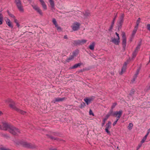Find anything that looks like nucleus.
I'll return each instance as SVG.
<instances>
[{"instance_id": "1", "label": "nucleus", "mask_w": 150, "mask_h": 150, "mask_svg": "<svg viewBox=\"0 0 150 150\" xmlns=\"http://www.w3.org/2000/svg\"><path fill=\"white\" fill-rule=\"evenodd\" d=\"M6 102L9 103V106L11 108L17 111L18 112L23 115H24L26 112L20 110L18 108H17L15 106V103L10 98L8 99L6 101Z\"/></svg>"}, {"instance_id": "2", "label": "nucleus", "mask_w": 150, "mask_h": 150, "mask_svg": "<svg viewBox=\"0 0 150 150\" xmlns=\"http://www.w3.org/2000/svg\"><path fill=\"white\" fill-rule=\"evenodd\" d=\"M9 132L14 135L18 134L20 133V130L18 128L11 126L10 129L8 130Z\"/></svg>"}, {"instance_id": "3", "label": "nucleus", "mask_w": 150, "mask_h": 150, "mask_svg": "<svg viewBox=\"0 0 150 150\" xmlns=\"http://www.w3.org/2000/svg\"><path fill=\"white\" fill-rule=\"evenodd\" d=\"M2 125H1V129L2 130L6 131L10 129L11 125L8 124L6 122H2Z\"/></svg>"}, {"instance_id": "4", "label": "nucleus", "mask_w": 150, "mask_h": 150, "mask_svg": "<svg viewBox=\"0 0 150 150\" xmlns=\"http://www.w3.org/2000/svg\"><path fill=\"white\" fill-rule=\"evenodd\" d=\"M17 7L18 10L21 12H24L23 6L20 0H15Z\"/></svg>"}, {"instance_id": "5", "label": "nucleus", "mask_w": 150, "mask_h": 150, "mask_svg": "<svg viewBox=\"0 0 150 150\" xmlns=\"http://www.w3.org/2000/svg\"><path fill=\"white\" fill-rule=\"evenodd\" d=\"M21 144L25 147L34 149L36 148V146L33 144L31 143H28L25 142H22Z\"/></svg>"}, {"instance_id": "6", "label": "nucleus", "mask_w": 150, "mask_h": 150, "mask_svg": "<svg viewBox=\"0 0 150 150\" xmlns=\"http://www.w3.org/2000/svg\"><path fill=\"white\" fill-rule=\"evenodd\" d=\"M80 24L79 22H77L74 23L71 26V28L74 31H76L78 30L80 28Z\"/></svg>"}, {"instance_id": "7", "label": "nucleus", "mask_w": 150, "mask_h": 150, "mask_svg": "<svg viewBox=\"0 0 150 150\" xmlns=\"http://www.w3.org/2000/svg\"><path fill=\"white\" fill-rule=\"evenodd\" d=\"M122 45L124 50H125L126 45V38L125 33L123 32L122 33Z\"/></svg>"}, {"instance_id": "8", "label": "nucleus", "mask_w": 150, "mask_h": 150, "mask_svg": "<svg viewBox=\"0 0 150 150\" xmlns=\"http://www.w3.org/2000/svg\"><path fill=\"white\" fill-rule=\"evenodd\" d=\"M32 6L33 8L40 15L42 16H43V13L42 10L40 9L39 7L36 5H32Z\"/></svg>"}, {"instance_id": "9", "label": "nucleus", "mask_w": 150, "mask_h": 150, "mask_svg": "<svg viewBox=\"0 0 150 150\" xmlns=\"http://www.w3.org/2000/svg\"><path fill=\"white\" fill-rule=\"evenodd\" d=\"M111 42L115 45H118L120 42V38L117 39L112 38H111Z\"/></svg>"}, {"instance_id": "10", "label": "nucleus", "mask_w": 150, "mask_h": 150, "mask_svg": "<svg viewBox=\"0 0 150 150\" xmlns=\"http://www.w3.org/2000/svg\"><path fill=\"white\" fill-rule=\"evenodd\" d=\"M127 65V63L125 62L122 68L121 71L119 73L120 75H122L125 71L126 69Z\"/></svg>"}, {"instance_id": "11", "label": "nucleus", "mask_w": 150, "mask_h": 150, "mask_svg": "<svg viewBox=\"0 0 150 150\" xmlns=\"http://www.w3.org/2000/svg\"><path fill=\"white\" fill-rule=\"evenodd\" d=\"M93 100V98H86L84 99V101L87 105L90 104Z\"/></svg>"}, {"instance_id": "12", "label": "nucleus", "mask_w": 150, "mask_h": 150, "mask_svg": "<svg viewBox=\"0 0 150 150\" xmlns=\"http://www.w3.org/2000/svg\"><path fill=\"white\" fill-rule=\"evenodd\" d=\"M67 99L65 97L62 98H55V100L53 101L54 103H55L57 102L62 101Z\"/></svg>"}, {"instance_id": "13", "label": "nucleus", "mask_w": 150, "mask_h": 150, "mask_svg": "<svg viewBox=\"0 0 150 150\" xmlns=\"http://www.w3.org/2000/svg\"><path fill=\"white\" fill-rule=\"evenodd\" d=\"M124 17V14H122L121 15V16L120 20L119 22H118V23L119 25L121 26L122 25V23H123V18Z\"/></svg>"}, {"instance_id": "14", "label": "nucleus", "mask_w": 150, "mask_h": 150, "mask_svg": "<svg viewBox=\"0 0 150 150\" xmlns=\"http://www.w3.org/2000/svg\"><path fill=\"white\" fill-rule=\"evenodd\" d=\"M122 110H120L119 111H116L114 112L112 114V116L117 117V116L122 115Z\"/></svg>"}, {"instance_id": "15", "label": "nucleus", "mask_w": 150, "mask_h": 150, "mask_svg": "<svg viewBox=\"0 0 150 150\" xmlns=\"http://www.w3.org/2000/svg\"><path fill=\"white\" fill-rule=\"evenodd\" d=\"M140 71V69H138L136 72V73L134 75V76H133V80L132 81V82H133L134 81H135V80L136 79L137 77V75L138 74L139 71Z\"/></svg>"}, {"instance_id": "16", "label": "nucleus", "mask_w": 150, "mask_h": 150, "mask_svg": "<svg viewBox=\"0 0 150 150\" xmlns=\"http://www.w3.org/2000/svg\"><path fill=\"white\" fill-rule=\"evenodd\" d=\"M95 45L94 42H93L89 46V48L91 50H93Z\"/></svg>"}, {"instance_id": "17", "label": "nucleus", "mask_w": 150, "mask_h": 150, "mask_svg": "<svg viewBox=\"0 0 150 150\" xmlns=\"http://www.w3.org/2000/svg\"><path fill=\"white\" fill-rule=\"evenodd\" d=\"M46 135L48 137V138H50L52 140H58V141H60V140H59V139H57L56 138H55V137H52V136H51L50 135H49L48 134H46Z\"/></svg>"}, {"instance_id": "18", "label": "nucleus", "mask_w": 150, "mask_h": 150, "mask_svg": "<svg viewBox=\"0 0 150 150\" xmlns=\"http://www.w3.org/2000/svg\"><path fill=\"white\" fill-rule=\"evenodd\" d=\"M49 2L51 7L52 8H54V1L53 0H49Z\"/></svg>"}, {"instance_id": "19", "label": "nucleus", "mask_w": 150, "mask_h": 150, "mask_svg": "<svg viewBox=\"0 0 150 150\" xmlns=\"http://www.w3.org/2000/svg\"><path fill=\"white\" fill-rule=\"evenodd\" d=\"M81 64V63H79L75 64L74 65L72 66L71 67V69H74L77 68L79 67H80Z\"/></svg>"}, {"instance_id": "20", "label": "nucleus", "mask_w": 150, "mask_h": 150, "mask_svg": "<svg viewBox=\"0 0 150 150\" xmlns=\"http://www.w3.org/2000/svg\"><path fill=\"white\" fill-rule=\"evenodd\" d=\"M84 15V18H86L90 16V13L88 11H86L85 13H83Z\"/></svg>"}, {"instance_id": "21", "label": "nucleus", "mask_w": 150, "mask_h": 150, "mask_svg": "<svg viewBox=\"0 0 150 150\" xmlns=\"http://www.w3.org/2000/svg\"><path fill=\"white\" fill-rule=\"evenodd\" d=\"M41 4L43 7V8L45 10H46L47 9V7L45 2L44 1L41 2Z\"/></svg>"}, {"instance_id": "22", "label": "nucleus", "mask_w": 150, "mask_h": 150, "mask_svg": "<svg viewBox=\"0 0 150 150\" xmlns=\"http://www.w3.org/2000/svg\"><path fill=\"white\" fill-rule=\"evenodd\" d=\"M108 117L106 115L105 117L103 119V122L102 124V126H103L105 123V121L108 119Z\"/></svg>"}, {"instance_id": "23", "label": "nucleus", "mask_w": 150, "mask_h": 150, "mask_svg": "<svg viewBox=\"0 0 150 150\" xmlns=\"http://www.w3.org/2000/svg\"><path fill=\"white\" fill-rule=\"evenodd\" d=\"M111 123L110 121H108V123L106 125L105 129H109L111 127L110 125Z\"/></svg>"}, {"instance_id": "24", "label": "nucleus", "mask_w": 150, "mask_h": 150, "mask_svg": "<svg viewBox=\"0 0 150 150\" xmlns=\"http://www.w3.org/2000/svg\"><path fill=\"white\" fill-rule=\"evenodd\" d=\"M113 111L112 109H111L109 112L106 115L108 117H109L112 115Z\"/></svg>"}, {"instance_id": "25", "label": "nucleus", "mask_w": 150, "mask_h": 150, "mask_svg": "<svg viewBox=\"0 0 150 150\" xmlns=\"http://www.w3.org/2000/svg\"><path fill=\"white\" fill-rule=\"evenodd\" d=\"M74 56L72 55L71 56L68 58L66 60V61L67 62H69L70 60H72L74 58Z\"/></svg>"}, {"instance_id": "26", "label": "nucleus", "mask_w": 150, "mask_h": 150, "mask_svg": "<svg viewBox=\"0 0 150 150\" xmlns=\"http://www.w3.org/2000/svg\"><path fill=\"white\" fill-rule=\"evenodd\" d=\"M138 28V27H135L134 29L132 32V35L134 36L136 33L137 31Z\"/></svg>"}, {"instance_id": "27", "label": "nucleus", "mask_w": 150, "mask_h": 150, "mask_svg": "<svg viewBox=\"0 0 150 150\" xmlns=\"http://www.w3.org/2000/svg\"><path fill=\"white\" fill-rule=\"evenodd\" d=\"M80 40H75L74 41V44L75 45H80Z\"/></svg>"}, {"instance_id": "28", "label": "nucleus", "mask_w": 150, "mask_h": 150, "mask_svg": "<svg viewBox=\"0 0 150 150\" xmlns=\"http://www.w3.org/2000/svg\"><path fill=\"white\" fill-rule=\"evenodd\" d=\"M140 20L141 19L140 18H138V19H137V20L136 21V25L135 26V27H138V26L140 23Z\"/></svg>"}, {"instance_id": "29", "label": "nucleus", "mask_w": 150, "mask_h": 150, "mask_svg": "<svg viewBox=\"0 0 150 150\" xmlns=\"http://www.w3.org/2000/svg\"><path fill=\"white\" fill-rule=\"evenodd\" d=\"M52 23H53V24L55 25V27L57 26V25H58V24L57 23L56 21V20L54 18H53L52 19Z\"/></svg>"}, {"instance_id": "30", "label": "nucleus", "mask_w": 150, "mask_h": 150, "mask_svg": "<svg viewBox=\"0 0 150 150\" xmlns=\"http://www.w3.org/2000/svg\"><path fill=\"white\" fill-rule=\"evenodd\" d=\"M86 106L85 104L84 103L82 102L80 106H79V108H84Z\"/></svg>"}, {"instance_id": "31", "label": "nucleus", "mask_w": 150, "mask_h": 150, "mask_svg": "<svg viewBox=\"0 0 150 150\" xmlns=\"http://www.w3.org/2000/svg\"><path fill=\"white\" fill-rule=\"evenodd\" d=\"M133 126V125L132 123H130L129 124V126H128V128L129 129V130H131Z\"/></svg>"}, {"instance_id": "32", "label": "nucleus", "mask_w": 150, "mask_h": 150, "mask_svg": "<svg viewBox=\"0 0 150 150\" xmlns=\"http://www.w3.org/2000/svg\"><path fill=\"white\" fill-rule=\"evenodd\" d=\"M135 92V91L134 89H132L131 90L130 93L129 94V96H133Z\"/></svg>"}, {"instance_id": "33", "label": "nucleus", "mask_w": 150, "mask_h": 150, "mask_svg": "<svg viewBox=\"0 0 150 150\" xmlns=\"http://www.w3.org/2000/svg\"><path fill=\"white\" fill-rule=\"evenodd\" d=\"M7 12H8V15L11 17V18H12L13 19L15 17V16L13 15L12 14L10 13L8 11H7Z\"/></svg>"}, {"instance_id": "34", "label": "nucleus", "mask_w": 150, "mask_h": 150, "mask_svg": "<svg viewBox=\"0 0 150 150\" xmlns=\"http://www.w3.org/2000/svg\"><path fill=\"white\" fill-rule=\"evenodd\" d=\"M117 104L116 102H115L114 103H113L112 104V105L111 107V109H112L115 108V107L116 106V105H117Z\"/></svg>"}, {"instance_id": "35", "label": "nucleus", "mask_w": 150, "mask_h": 150, "mask_svg": "<svg viewBox=\"0 0 150 150\" xmlns=\"http://www.w3.org/2000/svg\"><path fill=\"white\" fill-rule=\"evenodd\" d=\"M87 41V40H80V45H82L84 43H85Z\"/></svg>"}, {"instance_id": "36", "label": "nucleus", "mask_w": 150, "mask_h": 150, "mask_svg": "<svg viewBox=\"0 0 150 150\" xmlns=\"http://www.w3.org/2000/svg\"><path fill=\"white\" fill-rule=\"evenodd\" d=\"M137 52L135 51H134L133 52V53H132V57L133 58H135L137 55Z\"/></svg>"}, {"instance_id": "37", "label": "nucleus", "mask_w": 150, "mask_h": 150, "mask_svg": "<svg viewBox=\"0 0 150 150\" xmlns=\"http://www.w3.org/2000/svg\"><path fill=\"white\" fill-rule=\"evenodd\" d=\"M117 13H116L115 15L114 18H113L112 21V24H114V23L115 20L116 18L117 17Z\"/></svg>"}, {"instance_id": "38", "label": "nucleus", "mask_w": 150, "mask_h": 150, "mask_svg": "<svg viewBox=\"0 0 150 150\" xmlns=\"http://www.w3.org/2000/svg\"><path fill=\"white\" fill-rule=\"evenodd\" d=\"M55 27L57 28V29L58 31H62L61 28L60 26H58V25L57 26H55Z\"/></svg>"}, {"instance_id": "39", "label": "nucleus", "mask_w": 150, "mask_h": 150, "mask_svg": "<svg viewBox=\"0 0 150 150\" xmlns=\"http://www.w3.org/2000/svg\"><path fill=\"white\" fill-rule=\"evenodd\" d=\"M7 24L8 25V26H9L10 27H11V28H13V25L11 24V22H8L7 23Z\"/></svg>"}, {"instance_id": "40", "label": "nucleus", "mask_w": 150, "mask_h": 150, "mask_svg": "<svg viewBox=\"0 0 150 150\" xmlns=\"http://www.w3.org/2000/svg\"><path fill=\"white\" fill-rule=\"evenodd\" d=\"M77 54H78V51H76L74 52H73L72 55H73L74 57L75 56H76V55Z\"/></svg>"}, {"instance_id": "41", "label": "nucleus", "mask_w": 150, "mask_h": 150, "mask_svg": "<svg viewBox=\"0 0 150 150\" xmlns=\"http://www.w3.org/2000/svg\"><path fill=\"white\" fill-rule=\"evenodd\" d=\"M89 114L90 115H92L93 116H94V114L92 112V111L91 109L90 110H89Z\"/></svg>"}, {"instance_id": "42", "label": "nucleus", "mask_w": 150, "mask_h": 150, "mask_svg": "<svg viewBox=\"0 0 150 150\" xmlns=\"http://www.w3.org/2000/svg\"><path fill=\"white\" fill-rule=\"evenodd\" d=\"M114 24H112V23L111 25L110 26V27L109 30L110 31L111 30L112 28L114 26Z\"/></svg>"}, {"instance_id": "43", "label": "nucleus", "mask_w": 150, "mask_h": 150, "mask_svg": "<svg viewBox=\"0 0 150 150\" xmlns=\"http://www.w3.org/2000/svg\"><path fill=\"white\" fill-rule=\"evenodd\" d=\"M146 139L145 138H144H144H143V139H142V140L141 141V143L142 144L144 143L145 142V141L146 140Z\"/></svg>"}, {"instance_id": "44", "label": "nucleus", "mask_w": 150, "mask_h": 150, "mask_svg": "<svg viewBox=\"0 0 150 150\" xmlns=\"http://www.w3.org/2000/svg\"><path fill=\"white\" fill-rule=\"evenodd\" d=\"M140 48V47L137 46V47H136V49L134 51H135L138 52V51L139 50Z\"/></svg>"}, {"instance_id": "45", "label": "nucleus", "mask_w": 150, "mask_h": 150, "mask_svg": "<svg viewBox=\"0 0 150 150\" xmlns=\"http://www.w3.org/2000/svg\"><path fill=\"white\" fill-rule=\"evenodd\" d=\"M105 132L108 134H110V132L108 130V129H105Z\"/></svg>"}, {"instance_id": "46", "label": "nucleus", "mask_w": 150, "mask_h": 150, "mask_svg": "<svg viewBox=\"0 0 150 150\" xmlns=\"http://www.w3.org/2000/svg\"><path fill=\"white\" fill-rule=\"evenodd\" d=\"M147 28L148 30L150 31V24H148L147 25Z\"/></svg>"}, {"instance_id": "47", "label": "nucleus", "mask_w": 150, "mask_h": 150, "mask_svg": "<svg viewBox=\"0 0 150 150\" xmlns=\"http://www.w3.org/2000/svg\"><path fill=\"white\" fill-rule=\"evenodd\" d=\"M142 146V143L141 144H139V145L137 147V149L138 150V149H139L140 148V147Z\"/></svg>"}, {"instance_id": "48", "label": "nucleus", "mask_w": 150, "mask_h": 150, "mask_svg": "<svg viewBox=\"0 0 150 150\" xmlns=\"http://www.w3.org/2000/svg\"><path fill=\"white\" fill-rule=\"evenodd\" d=\"M121 116V115H120L119 116H117V117H117V118H116V119H116V120H117V121H118V120L120 118V117Z\"/></svg>"}, {"instance_id": "49", "label": "nucleus", "mask_w": 150, "mask_h": 150, "mask_svg": "<svg viewBox=\"0 0 150 150\" xmlns=\"http://www.w3.org/2000/svg\"><path fill=\"white\" fill-rule=\"evenodd\" d=\"M150 89V86H147L146 88V91H147L149 90Z\"/></svg>"}, {"instance_id": "50", "label": "nucleus", "mask_w": 150, "mask_h": 150, "mask_svg": "<svg viewBox=\"0 0 150 150\" xmlns=\"http://www.w3.org/2000/svg\"><path fill=\"white\" fill-rule=\"evenodd\" d=\"M13 19L14 20V22L15 23H16L17 22H18L17 20L16 19V17H15Z\"/></svg>"}, {"instance_id": "51", "label": "nucleus", "mask_w": 150, "mask_h": 150, "mask_svg": "<svg viewBox=\"0 0 150 150\" xmlns=\"http://www.w3.org/2000/svg\"><path fill=\"white\" fill-rule=\"evenodd\" d=\"M117 121V120H116L113 123V126H114L116 124Z\"/></svg>"}, {"instance_id": "52", "label": "nucleus", "mask_w": 150, "mask_h": 150, "mask_svg": "<svg viewBox=\"0 0 150 150\" xmlns=\"http://www.w3.org/2000/svg\"><path fill=\"white\" fill-rule=\"evenodd\" d=\"M141 41H142L141 40L140 41V42L139 43V44H138V45L137 46L140 47V46H141Z\"/></svg>"}, {"instance_id": "53", "label": "nucleus", "mask_w": 150, "mask_h": 150, "mask_svg": "<svg viewBox=\"0 0 150 150\" xmlns=\"http://www.w3.org/2000/svg\"><path fill=\"white\" fill-rule=\"evenodd\" d=\"M3 15L1 13H0V19H3Z\"/></svg>"}, {"instance_id": "54", "label": "nucleus", "mask_w": 150, "mask_h": 150, "mask_svg": "<svg viewBox=\"0 0 150 150\" xmlns=\"http://www.w3.org/2000/svg\"><path fill=\"white\" fill-rule=\"evenodd\" d=\"M3 20V19H0V25H1L2 24Z\"/></svg>"}, {"instance_id": "55", "label": "nucleus", "mask_w": 150, "mask_h": 150, "mask_svg": "<svg viewBox=\"0 0 150 150\" xmlns=\"http://www.w3.org/2000/svg\"><path fill=\"white\" fill-rule=\"evenodd\" d=\"M16 25L18 27H19L20 26V25L18 23V22H17L16 23Z\"/></svg>"}, {"instance_id": "56", "label": "nucleus", "mask_w": 150, "mask_h": 150, "mask_svg": "<svg viewBox=\"0 0 150 150\" xmlns=\"http://www.w3.org/2000/svg\"><path fill=\"white\" fill-rule=\"evenodd\" d=\"M115 34L117 36V38H119V34L118 33H117V32H116L115 33Z\"/></svg>"}, {"instance_id": "57", "label": "nucleus", "mask_w": 150, "mask_h": 150, "mask_svg": "<svg viewBox=\"0 0 150 150\" xmlns=\"http://www.w3.org/2000/svg\"><path fill=\"white\" fill-rule=\"evenodd\" d=\"M148 133H147L146 134L145 136L144 137V138H146H146L147 137V136L148 135Z\"/></svg>"}, {"instance_id": "58", "label": "nucleus", "mask_w": 150, "mask_h": 150, "mask_svg": "<svg viewBox=\"0 0 150 150\" xmlns=\"http://www.w3.org/2000/svg\"><path fill=\"white\" fill-rule=\"evenodd\" d=\"M9 22H10V21L9 19H7V20L6 21V23H7L8 22H9Z\"/></svg>"}, {"instance_id": "59", "label": "nucleus", "mask_w": 150, "mask_h": 150, "mask_svg": "<svg viewBox=\"0 0 150 150\" xmlns=\"http://www.w3.org/2000/svg\"><path fill=\"white\" fill-rule=\"evenodd\" d=\"M64 39H67V35H65L64 36Z\"/></svg>"}, {"instance_id": "60", "label": "nucleus", "mask_w": 150, "mask_h": 150, "mask_svg": "<svg viewBox=\"0 0 150 150\" xmlns=\"http://www.w3.org/2000/svg\"><path fill=\"white\" fill-rule=\"evenodd\" d=\"M91 55L93 58H95L96 57L95 55H94L93 54H91Z\"/></svg>"}, {"instance_id": "61", "label": "nucleus", "mask_w": 150, "mask_h": 150, "mask_svg": "<svg viewBox=\"0 0 150 150\" xmlns=\"http://www.w3.org/2000/svg\"><path fill=\"white\" fill-rule=\"evenodd\" d=\"M150 132V129H149L148 130V131L147 133H148V134H149V132Z\"/></svg>"}, {"instance_id": "62", "label": "nucleus", "mask_w": 150, "mask_h": 150, "mask_svg": "<svg viewBox=\"0 0 150 150\" xmlns=\"http://www.w3.org/2000/svg\"><path fill=\"white\" fill-rule=\"evenodd\" d=\"M3 114V113L1 111H0V115H2Z\"/></svg>"}, {"instance_id": "63", "label": "nucleus", "mask_w": 150, "mask_h": 150, "mask_svg": "<svg viewBox=\"0 0 150 150\" xmlns=\"http://www.w3.org/2000/svg\"><path fill=\"white\" fill-rule=\"evenodd\" d=\"M52 134H53L54 135H56V133L55 132H53Z\"/></svg>"}, {"instance_id": "64", "label": "nucleus", "mask_w": 150, "mask_h": 150, "mask_svg": "<svg viewBox=\"0 0 150 150\" xmlns=\"http://www.w3.org/2000/svg\"><path fill=\"white\" fill-rule=\"evenodd\" d=\"M39 1L40 2L44 1L43 0H39Z\"/></svg>"}]
</instances>
